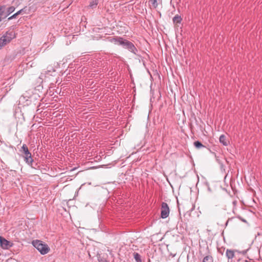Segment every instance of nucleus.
I'll return each mask as SVG.
<instances>
[{"mask_svg": "<svg viewBox=\"0 0 262 262\" xmlns=\"http://www.w3.org/2000/svg\"><path fill=\"white\" fill-rule=\"evenodd\" d=\"M48 70L47 71V72H48V73H50L51 72H55V70L53 68H52V67H51V68L48 67Z\"/></svg>", "mask_w": 262, "mask_h": 262, "instance_id": "6ab92c4d", "label": "nucleus"}, {"mask_svg": "<svg viewBox=\"0 0 262 262\" xmlns=\"http://www.w3.org/2000/svg\"><path fill=\"white\" fill-rule=\"evenodd\" d=\"M226 255L227 257H228V258H229V259L232 258L234 256L233 251L231 250H228V249L227 250V251H226Z\"/></svg>", "mask_w": 262, "mask_h": 262, "instance_id": "ddd939ff", "label": "nucleus"}, {"mask_svg": "<svg viewBox=\"0 0 262 262\" xmlns=\"http://www.w3.org/2000/svg\"><path fill=\"white\" fill-rule=\"evenodd\" d=\"M226 162H227V163H229V161H228L227 159H226Z\"/></svg>", "mask_w": 262, "mask_h": 262, "instance_id": "5701e85b", "label": "nucleus"}, {"mask_svg": "<svg viewBox=\"0 0 262 262\" xmlns=\"http://www.w3.org/2000/svg\"><path fill=\"white\" fill-rule=\"evenodd\" d=\"M238 218L241 220L243 222H246V220H245L244 219H243V218H241V217H238Z\"/></svg>", "mask_w": 262, "mask_h": 262, "instance_id": "412c9836", "label": "nucleus"}, {"mask_svg": "<svg viewBox=\"0 0 262 262\" xmlns=\"http://www.w3.org/2000/svg\"><path fill=\"white\" fill-rule=\"evenodd\" d=\"M149 4L150 7L156 8L158 6L157 0H149Z\"/></svg>", "mask_w": 262, "mask_h": 262, "instance_id": "2eb2a0df", "label": "nucleus"}, {"mask_svg": "<svg viewBox=\"0 0 262 262\" xmlns=\"http://www.w3.org/2000/svg\"><path fill=\"white\" fill-rule=\"evenodd\" d=\"M202 262H213V258L212 256L208 255L203 258Z\"/></svg>", "mask_w": 262, "mask_h": 262, "instance_id": "f8f14e48", "label": "nucleus"}, {"mask_svg": "<svg viewBox=\"0 0 262 262\" xmlns=\"http://www.w3.org/2000/svg\"><path fill=\"white\" fill-rule=\"evenodd\" d=\"M110 41L116 45L122 46L124 49L135 55L138 54V51L135 45L126 39L121 37H115L111 38Z\"/></svg>", "mask_w": 262, "mask_h": 262, "instance_id": "f257e3e1", "label": "nucleus"}, {"mask_svg": "<svg viewBox=\"0 0 262 262\" xmlns=\"http://www.w3.org/2000/svg\"><path fill=\"white\" fill-rule=\"evenodd\" d=\"M3 36L8 40V41L10 42L12 39L15 38V33L13 30H8L7 31Z\"/></svg>", "mask_w": 262, "mask_h": 262, "instance_id": "423d86ee", "label": "nucleus"}, {"mask_svg": "<svg viewBox=\"0 0 262 262\" xmlns=\"http://www.w3.org/2000/svg\"><path fill=\"white\" fill-rule=\"evenodd\" d=\"M134 257L136 262H142L141 256L138 253H134Z\"/></svg>", "mask_w": 262, "mask_h": 262, "instance_id": "dca6fc26", "label": "nucleus"}, {"mask_svg": "<svg viewBox=\"0 0 262 262\" xmlns=\"http://www.w3.org/2000/svg\"><path fill=\"white\" fill-rule=\"evenodd\" d=\"M2 20V19L1 17H0V22Z\"/></svg>", "mask_w": 262, "mask_h": 262, "instance_id": "393cba45", "label": "nucleus"}, {"mask_svg": "<svg viewBox=\"0 0 262 262\" xmlns=\"http://www.w3.org/2000/svg\"><path fill=\"white\" fill-rule=\"evenodd\" d=\"M220 142L224 146H227L229 144V140L225 135H222L220 137Z\"/></svg>", "mask_w": 262, "mask_h": 262, "instance_id": "0eeeda50", "label": "nucleus"}, {"mask_svg": "<svg viewBox=\"0 0 262 262\" xmlns=\"http://www.w3.org/2000/svg\"><path fill=\"white\" fill-rule=\"evenodd\" d=\"M20 151L24 154V155H23V157L24 158L25 162L27 163L29 165L31 166L32 167H33V159L32 157V155L31 152L29 151L28 149L27 146L25 144H23V146H21Z\"/></svg>", "mask_w": 262, "mask_h": 262, "instance_id": "7ed1b4c3", "label": "nucleus"}, {"mask_svg": "<svg viewBox=\"0 0 262 262\" xmlns=\"http://www.w3.org/2000/svg\"><path fill=\"white\" fill-rule=\"evenodd\" d=\"M32 244L42 255L47 254L50 250L48 245L41 241L38 239L34 240L32 241Z\"/></svg>", "mask_w": 262, "mask_h": 262, "instance_id": "f03ea898", "label": "nucleus"}, {"mask_svg": "<svg viewBox=\"0 0 262 262\" xmlns=\"http://www.w3.org/2000/svg\"><path fill=\"white\" fill-rule=\"evenodd\" d=\"M169 214V208L166 203L162 202L161 208V217L162 219L167 217Z\"/></svg>", "mask_w": 262, "mask_h": 262, "instance_id": "20e7f679", "label": "nucleus"}, {"mask_svg": "<svg viewBox=\"0 0 262 262\" xmlns=\"http://www.w3.org/2000/svg\"><path fill=\"white\" fill-rule=\"evenodd\" d=\"M182 20V18L179 15H175L172 19L174 24H180L181 23Z\"/></svg>", "mask_w": 262, "mask_h": 262, "instance_id": "9b49d317", "label": "nucleus"}, {"mask_svg": "<svg viewBox=\"0 0 262 262\" xmlns=\"http://www.w3.org/2000/svg\"><path fill=\"white\" fill-rule=\"evenodd\" d=\"M6 9L7 8L6 6H0V17H1L2 19L4 18V17L5 15L7 14Z\"/></svg>", "mask_w": 262, "mask_h": 262, "instance_id": "6e6552de", "label": "nucleus"}, {"mask_svg": "<svg viewBox=\"0 0 262 262\" xmlns=\"http://www.w3.org/2000/svg\"><path fill=\"white\" fill-rule=\"evenodd\" d=\"M15 8L13 6H11L9 8H7V14L5 15L4 18H6L9 15L13 12L15 10Z\"/></svg>", "mask_w": 262, "mask_h": 262, "instance_id": "9d476101", "label": "nucleus"}, {"mask_svg": "<svg viewBox=\"0 0 262 262\" xmlns=\"http://www.w3.org/2000/svg\"><path fill=\"white\" fill-rule=\"evenodd\" d=\"M245 253H246V251H243L242 252V253H243V254H245Z\"/></svg>", "mask_w": 262, "mask_h": 262, "instance_id": "4be33fe9", "label": "nucleus"}, {"mask_svg": "<svg viewBox=\"0 0 262 262\" xmlns=\"http://www.w3.org/2000/svg\"><path fill=\"white\" fill-rule=\"evenodd\" d=\"M194 145L198 149H200V148H201L202 147H205V146L203 145L201 143V142L199 141H195L194 142Z\"/></svg>", "mask_w": 262, "mask_h": 262, "instance_id": "f3484780", "label": "nucleus"}, {"mask_svg": "<svg viewBox=\"0 0 262 262\" xmlns=\"http://www.w3.org/2000/svg\"><path fill=\"white\" fill-rule=\"evenodd\" d=\"M0 244L1 247L4 249H8L13 245L12 243L1 236H0Z\"/></svg>", "mask_w": 262, "mask_h": 262, "instance_id": "39448f33", "label": "nucleus"}, {"mask_svg": "<svg viewBox=\"0 0 262 262\" xmlns=\"http://www.w3.org/2000/svg\"><path fill=\"white\" fill-rule=\"evenodd\" d=\"M98 3V0H92L89 6V7L92 9L95 8Z\"/></svg>", "mask_w": 262, "mask_h": 262, "instance_id": "4468645a", "label": "nucleus"}, {"mask_svg": "<svg viewBox=\"0 0 262 262\" xmlns=\"http://www.w3.org/2000/svg\"><path fill=\"white\" fill-rule=\"evenodd\" d=\"M24 11V9H22L20 10H19L18 11H17L16 14V15L18 16V15L22 13V12Z\"/></svg>", "mask_w": 262, "mask_h": 262, "instance_id": "aec40b11", "label": "nucleus"}, {"mask_svg": "<svg viewBox=\"0 0 262 262\" xmlns=\"http://www.w3.org/2000/svg\"><path fill=\"white\" fill-rule=\"evenodd\" d=\"M17 15H16V13L15 14H14L13 15H12V16H11L10 17H9L8 18V20H11L13 18H15L16 17Z\"/></svg>", "mask_w": 262, "mask_h": 262, "instance_id": "a211bd4d", "label": "nucleus"}, {"mask_svg": "<svg viewBox=\"0 0 262 262\" xmlns=\"http://www.w3.org/2000/svg\"><path fill=\"white\" fill-rule=\"evenodd\" d=\"M103 262H107V260H105Z\"/></svg>", "mask_w": 262, "mask_h": 262, "instance_id": "a878e982", "label": "nucleus"}, {"mask_svg": "<svg viewBox=\"0 0 262 262\" xmlns=\"http://www.w3.org/2000/svg\"><path fill=\"white\" fill-rule=\"evenodd\" d=\"M243 178H244L245 180H246V176H244V177H243Z\"/></svg>", "mask_w": 262, "mask_h": 262, "instance_id": "b1692460", "label": "nucleus"}, {"mask_svg": "<svg viewBox=\"0 0 262 262\" xmlns=\"http://www.w3.org/2000/svg\"><path fill=\"white\" fill-rule=\"evenodd\" d=\"M10 42L3 36L0 38V49Z\"/></svg>", "mask_w": 262, "mask_h": 262, "instance_id": "1a4fd4ad", "label": "nucleus"}]
</instances>
